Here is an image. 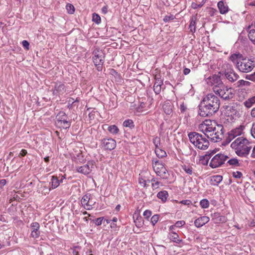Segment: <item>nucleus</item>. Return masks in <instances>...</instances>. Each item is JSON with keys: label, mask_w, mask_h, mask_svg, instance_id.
I'll return each mask as SVG.
<instances>
[{"label": "nucleus", "mask_w": 255, "mask_h": 255, "mask_svg": "<svg viewBox=\"0 0 255 255\" xmlns=\"http://www.w3.org/2000/svg\"><path fill=\"white\" fill-rule=\"evenodd\" d=\"M220 105L219 98L212 93L208 94L199 105L198 114L201 117H210L219 111Z\"/></svg>", "instance_id": "1"}, {"label": "nucleus", "mask_w": 255, "mask_h": 255, "mask_svg": "<svg viewBox=\"0 0 255 255\" xmlns=\"http://www.w3.org/2000/svg\"><path fill=\"white\" fill-rule=\"evenodd\" d=\"M231 146L235 149L236 153L241 157L247 156L252 148L250 142L243 136L238 137L232 143Z\"/></svg>", "instance_id": "2"}, {"label": "nucleus", "mask_w": 255, "mask_h": 255, "mask_svg": "<svg viewBox=\"0 0 255 255\" xmlns=\"http://www.w3.org/2000/svg\"><path fill=\"white\" fill-rule=\"evenodd\" d=\"M188 135L190 142L198 148L205 150L209 147V142L203 135L197 132H191Z\"/></svg>", "instance_id": "3"}, {"label": "nucleus", "mask_w": 255, "mask_h": 255, "mask_svg": "<svg viewBox=\"0 0 255 255\" xmlns=\"http://www.w3.org/2000/svg\"><path fill=\"white\" fill-rule=\"evenodd\" d=\"M255 67V58L243 57L239 63H237V68L243 73L251 72Z\"/></svg>", "instance_id": "4"}, {"label": "nucleus", "mask_w": 255, "mask_h": 255, "mask_svg": "<svg viewBox=\"0 0 255 255\" xmlns=\"http://www.w3.org/2000/svg\"><path fill=\"white\" fill-rule=\"evenodd\" d=\"M93 62L98 71H101L105 62V54L102 50L96 48L92 52Z\"/></svg>", "instance_id": "5"}, {"label": "nucleus", "mask_w": 255, "mask_h": 255, "mask_svg": "<svg viewBox=\"0 0 255 255\" xmlns=\"http://www.w3.org/2000/svg\"><path fill=\"white\" fill-rule=\"evenodd\" d=\"M213 90L216 95H218L224 100H230L235 95L234 89L231 88H228L225 85L222 88L219 87H213Z\"/></svg>", "instance_id": "6"}, {"label": "nucleus", "mask_w": 255, "mask_h": 255, "mask_svg": "<svg viewBox=\"0 0 255 255\" xmlns=\"http://www.w3.org/2000/svg\"><path fill=\"white\" fill-rule=\"evenodd\" d=\"M56 124L60 128L64 129L69 128L71 126V121L68 120L67 115L62 111H60L57 115Z\"/></svg>", "instance_id": "7"}, {"label": "nucleus", "mask_w": 255, "mask_h": 255, "mask_svg": "<svg viewBox=\"0 0 255 255\" xmlns=\"http://www.w3.org/2000/svg\"><path fill=\"white\" fill-rule=\"evenodd\" d=\"M228 156L222 153H218L215 155L211 159L209 165L213 168L221 166L228 158Z\"/></svg>", "instance_id": "8"}, {"label": "nucleus", "mask_w": 255, "mask_h": 255, "mask_svg": "<svg viewBox=\"0 0 255 255\" xmlns=\"http://www.w3.org/2000/svg\"><path fill=\"white\" fill-rule=\"evenodd\" d=\"M227 69L224 72L226 79L231 83L236 81L239 78V76L234 71L231 65L227 64Z\"/></svg>", "instance_id": "9"}, {"label": "nucleus", "mask_w": 255, "mask_h": 255, "mask_svg": "<svg viewBox=\"0 0 255 255\" xmlns=\"http://www.w3.org/2000/svg\"><path fill=\"white\" fill-rule=\"evenodd\" d=\"M54 88L52 90L53 95L59 96L61 95H63L66 91L65 85L61 82L57 81L54 82Z\"/></svg>", "instance_id": "10"}, {"label": "nucleus", "mask_w": 255, "mask_h": 255, "mask_svg": "<svg viewBox=\"0 0 255 255\" xmlns=\"http://www.w3.org/2000/svg\"><path fill=\"white\" fill-rule=\"evenodd\" d=\"M102 146L106 150H112L116 147V141L112 138H104L101 140Z\"/></svg>", "instance_id": "11"}, {"label": "nucleus", "mask_w": 255, "mask_h": 255, "mask_svg": "<svg viewBox=\"0 0 255 255\" xmlns=\"http://www.w3.org/2000/svg\"><path fill=\"white\" fill-rule=\"evenodd\" d=\"M94 163L95 162L93 161H89L86 164L78 167L77 168V170L79 173H82L84 175H87L92 171Z\"/></svg>", "instance_id": "12"}, {"label": "nucleus", "mask_w": 255, "mask_h": 255, "mask_svg": "<svg viewBox=\"0 0 255 255\" xmlns=\"http://www.w3.org/2000/svg\"><path fill=\"white\" fill-rule=\"evenodd\" d=\"M153 168L157 175L161 177L162 178H167V170L161 162L156 165H153Z\"/></svg>", "instance_id": "13"}, {"label": "nucleus", "mask_w": 255, "mask_h": 255, "mask_svg": "<svg viewBox=\"0 0 255 255\" xmlns=\"http://www.w3.org/2000/svg\"><path fill=\"white\" fill-rule=\"evenodd\" d=\"M208 83L211 84L212 85H214L213 87H219L221 88L224 86L223 82L221 80L220 76L217 75H214L212 77L209 78Z\"/></svg>", "instance_id": "14"}, {"label": "nucleus", "mask_w": 255, "mask_h": 255, "mask_svg": "<svg viewBox=\"0 0 255 255\" xmlns=\"http://www.w3.org/2000/svg\"><path fill=\"white\" fill-rule=\"evenodd\" d=\"M30 228L31 229L30 237L34 239L39 238L40 234L39 224L36 222H32L30 224Z\"/></svg>", "instance_id": "15"}, {"label": "nucleus", "mask_w": 255, "mask_h": 255, "mask_svg": "<svg viewBox=\"0 0 255 255\" xmlns=\"http://www.w3.org/2000/svg\"><path fill=\"white\" fill-rule=\"evenodd\" d=\"M224 128L221 125L217 126V130L215 132V136L211 138V140L214 142H218L221 140L224 137L223 135Z\"/></svg>", "instance_id": "16"}, {"label": "nucleus", "mask_w": 255, "mask_h": 255, "mask_svg": "<svg viewBox=\"0 0 255 255\" xmlns=\"http://www.w3.org/2000/svg\"><path fill=\"white\" fill-rule=\"evenodd\" d=\"M209 221V217L207 216H202L196 219L194 221L195 226L197 228H200Z\"/></svg>", "instance_id": "17"}, {"label": "nucleus", "mask_w": 255, "mask_h": 255, "mask_svg": "<svg viewBox=\"0 0 255 255\" xmlns=\"http://www.w3.org/2000/svg\"><path fill=\"white\" fill-rule=\"evenodd\" d=\"M244 128V127L243 126H240L239 128H237L231 130L228 132V134L230 135L231 138L234 139L236 136L241 135L242 134Z\"/></svg>", "instance_id": "18"}, {"label": "nucleus", "mask_w": 255, "mask_h": 255, "mask_svg": "<svg viewBox=\"0 0 255 255\" xmlns=\"http://www.w3.org/2000/svg\"><path fill=\"white\" fill-rule=\"evenodd\" d=\"M243 57L244 56L242 54L239 52H237L232 54L230 56V59L236 64V67L237 68V63H240Z\"/></svg>", "instance_id": "19"}, {"label": "nucleus", "mask_w": 255, "mask_h": 255, "mask_svg": "<svg viewBox=\"0 0 255 255\" xmlns=\"http://www.w3.org/2000/svg\"><path fill=\"white\" fill-rule=\"evenodd\" d=\"M226 109L232 114L236 115L238 113L239 105L237 103H233L227 106Z\"/></svg>", "instance_id": "20"}, {"label": "nucleus", "mask_w": 255, "mask_h": 255, "mask_svg": "<svg viewBox=\"0 0 255 255\" xmlns=\"http://www.w3.org/2000/svg\"><path fill=\"white\" fill-rule=\"evenodd\" d=\"M168 238L173 242L180 244L183 242L182 240L179 239V235L174 232L169 233Z\"/></svg>", "instance_id": "21"}, {"label": "nucleus", "mask_w": 255, "mask_h": 255, "mask_svg": "<svg viewBox=\"0 0 255 255\" xmlns=\"http://www.w3.org/2000/svg\"><path fill=\"white\" fill-rule=\"evenodd\" d=\"M218 7L220 13L223 14L226 13L229 11L228 6L222 0L218 2Z\"/></svg>", "instance_id": "22"}, {"label": "nucleus", "mask_w": 255, "mask_h": 255, "mask_svg": "<svg viewBox=\"0 0 255 255\" xmlns=\"http://www.w3.org/2000/svg\"><path fill=\"white\" fill-rule=\"evenodd\" d=\"M223 177L221 175H216L211 177L210 184L213 186H218L222 181Z\"/></svg>", "instance_id": "23"}, {"label": "nucleus", "mask_w": 255, "mask_h": 255, "mask_svg": "<svg viewBox=\"0 0 255 255\" xmlns=\"http://www.w3.org/2000/svg\"><path fill=\"white\" fill-rule=\"evenodd\" d=\"M173 106L170 102H165L163 105L162 108L166 115H170L172 113Z\"/></svg>", "instance_id": "24"}, {"label": "nucleus", "mask_w": 255, "mask_h": 255, "mask_svg": "<svg viewBox=\"0 0 255 255\" xmlns=\"http://www.w3.org/2000/svg\"><path fill=\"white\" fill-rule=\"evenodd\" d=\"M50 184H51L50 190L51 189H55L56 188L59 186L60 184V180L59 179H58L57 176H52L51 177V180Z\"/></svg>", "instance_id": "25"}, {"label": "nucleus", "mask_w": 255, "mask_h": 255, "mask_svg": "<svg viewBox=\"0 0 255 255\" xmlns=\"http://www.w3.org/2000/svg\"><path fill=\"white\" fill-rule=\"evenodd\" d=\"M157 197L161 199L163 202H165L168 197V193L165 190L161 191L157 193Z\"/></svg>", "instance_id": "26"}, {"label": "nucleus", "mask_w": 255, "mask_h": 255, "mask_svg": "<svg viewBox=\"0 0 255 255\" xmlns=\"http://www.w3.org/2000/svg\"><path fill=\"white\" fill-rule=\"evenodd\" d=\"M90 194H86L82 197L81 199V203L83 206H86L88 207V206L92 205V204H90Z\"/></svg>", "instance_id": "27"}, {"label": "nucleus", "mask_w": 255, "mask_h": 255, "mask_svg": "<svg viewBox=\"0 0 255 255\" xmlns=\"http://www.w3.org/2000/svg\"><path fill=\"white\" fill-rule=\"evenodd\" d=\"M155 153L159 158H162L167 155L166 152L159 147L155 148Z\"/></svg>", "instance_id": "28"}, {"label": "nucleus", "mask_w": 255, "mask_h": 255, "mask_svg": "<svg viewBox=\"0 0 255 255\" xmlns=\"http://www.w3.org/2000/svg\"><path fill=\"white\" fill-rule=\"evenodd\" d=\"M251 84V82L246 81L244 80H239L237 82L235 83V85L236 87H241L242 86L249 87Z\"/></svg>", "instance_id": "29"}, {"label": "nucleus", "mask_w": 255, "mask_h": 255, "mask_svg": "<svg viewBox=\"0 0 255 255\" xmlns=\"http://www.w3.org/2000/svg\"><path fill=\"white\" fill-rule=\"evenodd\" d=\"M107 129L109 132L113 134H117L119 132V128L115 125L109 126Z\"/></svg>", "instance_id": "30"}, {"label": "nucleus", "mask_w": 255, "mask_h": 255, "mask_svg": "<svg viewBox=\"0 0 255 255\" xmlns=\"http://www.w3.org/2000/svg\"><path fill=\"white\" fill-rule=\"evenodd\" d=\"M134 221L137 227L141 226L143 224V220L141 216H139L138 215L133 216Z\"/></svg>", "instance_id": "31"}, {"label": "nucleus", "mask_w": 255, "mask_h": 255, "mask_svg": "<svg viewBox=\"0 0 255 255\" xmlns=\"http://www.w3.org/2000/svg\"><path fill=\"white\" fill-rule=\"evenodd\" d=\"M85 159L82 153H78L76 156L74 157V161L77 163H82L84 162Z\"/></svg>", "instance_id": "32"}, {"label": "nucleus", "mask_w": 255, "mask_h": 255, "mask_svg": "<svg viewBox=\"0 0 255 255\" xmlns=\"http://www.w3.org/2000/svg\"><path fill=\"white\" fill-rule=\"evenodd\" d=\"M200 128H201V131L203 132H205V130H206L207 131H213V130H216L215 127H213L212 126H210L209 125H202Z\"/></svg>", "instance_id": "33"}, {"label": "nucleus", "mask_w": 255, "mask_h": 255, "mask_svg": "<svg viewBox=\"0 0 255 255\" xmlns=\"http://www.w3.org/2000/svg\"><path fill=\"white\" fill-rule=\"evenodd\" d=\"M123 126L125 127H128L132 128L134 127V125L132 120L128 119L125 120L123 123Z\"/></svg>", "instance_id": "34"}, {"label": "nucleus", "mask_w": 255, "mask_h": 255, "mask_svg": "<svg viewBox=\"0 0 255 255\" xmlns=\"http://www.w3.org/2000/svg\"><path fill=\"white\" fill-rule=\"evenodd\" d=\"M210 159L209 154H206L200 157V161L203 165H207Z\"/></svg>", "instance_id": "35"}, {"label": "nucleus", "mask_w": 255, "mask_h": 255, "mask_svg": "<svg viewBox=\"0 0 255 255\" xmlns=\"http://www.w3.org/2000/svg\"><path fill=\"white\" fill-rule=\"evenodd\" d=\"M182 169L188 174L192 175L193 173V168L190 165H184L182 166Z\"/></svg>", "instance_id": "36"}, {"label": "nucleus", "mask_w": 255, "mask_h": 255, "mask_svg": "<svg viewBox=\"0 0 255 255\" xmlns=\"http://www.w3.org/2000/svg\"><path fill=\"white\" fill-rule=\"evenodd\" d=\"M195 19H194L193 18H192L190 23L189 26V28L190 29V31L194 33L196 31V21Z\"/></svg>", "instance_id": "37"}, {"label": "nucleus", "mask_w": 255, "mask_h": 255, "mask_svg": "<svg viewBox=\"0 0 255 255\" xmlns=\"http://www.w3.org/2000/svg\"><path fill=\"white\" fill-rule=\"evenodd\" d=\"M92 20L96 24H99L101 23V17L98 14L94 13L93 14Z\"/></svg>", "instance_id": "38"}, {"label": "nucleus", "mask_w": 255, "mask_h": 255, "mask_svg": "<svg viewBox=\"0 0 255 255\" xmlns=\"http://www.w3.org/2000/svg\"><path fill=\"white\" fill-rule=\"evenodd\" d=\"M249 39L255 44V30H251L248 34Z\"/></svg>", "instance_id": "39"}, {"label": "nucleus", "mask_w": 255, "mask_h": 255, "mask_svg": "<svg viewBox=\"0 0 255 255\" xmlns=\"http://www.w3.org/2000/svg\"><path fill=\"white\" fill-rule=\"evenodd\" d=\"M200 205L202 208H207L209 206V202L207 199H204L200 201Z\"/></svg>", "instance_id": "40"}, {"label": "nucleus", "mask_w": 255, "mask_h": 255, "mask_svg": "<svg viewBox=\"0 0 255 255\" xmlns=\"http://www.w3.org/2000/svg\"><path fill=\"white\" fill-rule=\"evenodd\" d=\"M227 163L233 166H240V164L239 163V161L236 158H232L229 160L227 162Z\"/></svg>", "instance_id": "41"}, {"label": "nucleus", "mask_w": 255, "mask_h": 255, "mask_svg": "<svg viewBox=\"0 0 255 255\" xmlns=\"http://www.w3.org/2000/svg\"><path fill=\"white\" fill-rule=\"evenodd\" d=\"M66 9L68 11V12L70 14H72L75 11L74 6L70 3H68L66 5Z\"/></svg>", "instance_id": "42"}, {"label": "nucleus", "mask_w": 255, "mask_h": 255, "mask_svg": "<svg viewBox=\"0 0 255 255\" xmlns=\"http://www.w3.org/2000/svg\"><path fill=\"white\" fill-rule=\"evenodd\" d=\"M159 215L155 214L153 215L150 219V221L153 226H154L159 220Z\"/></svg>", "instance_id": "43"}, {"label": "nucleus", "mask_w": 255, "mask_h": 255, "mask_svg": "<svg viewBox=\"0 0 255 255\" xmlns=\"http://www.w3.org/2000/svg\"><path fill=\"white\" fill-rule=\"evenodd\" d=\"M216 220L215 221L214 223L218 224L221 222H226V218L224 216H219V217H217Z\"/></svg>", "instance_id": "44"}, {"label": "nucleus", "mask_w": 255, "mask_h": 255, "mask_svg": "<svg viewBox=\"0 0 255 255\" xmlns=\"http://www.w3.org/2000/svg\"><path fill=\"white\" fill-rule=\"evenodd\" d=\"M151 182H154L152 183V186L153 188H157L159 187V185L160 184V182L156 180L155 178H152L151 180Z\"/></svg>", "instance_id": "45"}, {"label": "nucleus", "mask_w": 255, "mask_h": 255, "mask_svg": "<svg viewBox=\"0 0 255 255\" xmlns=\"http://www.w3.org/2000/svg\"><path fill=\"white\" fill-rule=\"evenodd\" d=\"M208 13L211 16H213L218 14V11L215 8L210 7L209 9Z\"/></svg>", "instance_id": "46"}, {"label": "nucleus", "mask_w": 255, "mask_h": 255, "mask_svg": "<svg viewBox=\"0 0 255 255\" xmlns=\"http://www.w3.org/2000/svg\"><path fill=\"white\" fill-rule=\"evenodd\" d=\"M175 18V16L173 14H170L169 15H166L163 18V21L165 22L170 21L171 20H173Z\"/></svg>", "instance_id": "47"}, {"label": "nucleus", "mask_w": 255, "mask_h": 255, "mask_svg": "<svg viewBox=\"0 0 255 255\" xmlns=\"http://www.w3.org/2000/svg\"><path fill=\"white\" fill-rule=\"evenodd\" d=\"M151 215H152V212L149 210H145L143 212V214L144 218L146 219H147V220H148L149 217L151 216Z\"/></svg>", "instance_id": "48"}, {"label": "nucleus", "mask_w": 255, "mask_h": 255, "mask_svg": "<svg viewBox=\"0 0 255 255\" xmlns=\"http://www.w3.org/2000/svg\"><path fill=\"white\" fill-rule=\"evenodd\" d=\"M233 176L235 178L240 179L242 177L243 174L240 171L233 172L232 173Z\"/></svg>", "instance_id": "49"}, {"label": "nucleus", "mask_w": 255, "mask_h": 255, "mask_svg": "<svg viewBox=\"0 0 255 255\" xmlns=\"http://www.w3.org/2000/svg\"><path fill=\"white\" fill-rule=\"evenodd\" d=\"M104 220V217H100L98 218H97L95 220H93L94 223L97 226H100L102 224V221Z\"/></svg>", "instance_id": "50"}, {"label": "nucleus", "mask_w": 255, "mask_h": 255, "mask_svg": "<svg viewBox=\"0 0 255 255\" xmlns=\"http://www.w3.org/2000/svg\"><path fill=\"white\" fill-rule=\"evenodd\" d=\"M212 131H207L206 130H205V132L204 133V136L206 137L207 138H210L211 139V138L213 137L214 136L212 134Z\"/></svg>", "instance_id": "51"}, {"label": "nucleus", "mask_w": 255, "mask_h": 255, "mask_svg": "<svg viewBox=\"0 0 255 255\" xmlns=\"http://www.w3.org/2000/svg\"><path fill=\"white\" fill-rule=\"evenodd\" d=\"M161 86H153V91L156 95H158L160 93Z\"/></svg>", "instance_id": "52"}, {"label": "nucleus", "mask_w": 255, "mask_h": 255, "mask_svg": "<svg viewBox=\"0 0 255 255\" xmlns=\"http://www.w3.org/2000/svg\"><path fill=\"white\" fill-rule=\"evenodd\" d=\"M233 138H231L230 137V135L228 134V137L226 138V139L222 142V145H227L228 143H229L232 140H233Z\"/></svg>", "instance_id": "53"}, {"label": "nucleus", "mask_w": 255, "mask_h": 255, "mask_svg": "<svg viewBox=\"0 0 255 255\" xmlns=\"http://www.w3.org/2000/svg\"><path fill=\"white\" fill-rule=\"evenodd\" d=\"M185 224V222L183 220H181L177 221L175 224V226L176 227L180 228L184 226Z\"/></svg>", "instance_id": "54"}, {"label": "nucleus", "mask_w": 255, "mask_h": 255, "mask_svg": "<svg viewBox=\"0 0 255 255\" xmlns=\"http://www.w3.org/2000/svg\"><path fill=\"white\" fill-rule=\"evenodd\" d=\"M204 3H203V1L200 4H198L196 2H192L191 4V6L193 9H197V8L201 7Z\"/></svg>", "instance_id": "55"}, {"label": "nucleus", "mask_w": 255, "mask_h": 255, "mask_svg": "<svg viewBox=\"0 0 255 255\" xmlns=\"http://www.w3.org/2000/svg\"><path fill=\"white\" fill-rule=\"evenodd\" d=\"M160 138L156 136L153 140V142L155 145V147H158V144H160Z\"/></svg>", "instance_id": "56"}, {"label": "nucleus", "mask_w": 255, "mask_h": 255, "mask_svg": "<svg viewBox=\"0 0 255 255\" xmlns=\"http://www.w3.org/2000/svg\"><path fill=\"white\" fill-rule=\"evenodd\" d=\"M22 44L23 47L24 48H25L27 50L29 49V43L27 41H26V40L22 41Z\"/></svg>", "instance_id": "57"}, {"label": "nucleus", "mask_w": 255, "mask_h": 255, "mask_svg": "<svg viewBox=\"0 0 255 255\" xmlns=\"http://www.w3.org/2000/svg\"><path fill=\"white\" fill-rule=\"evenodd\" d=\"M163 85V81L160 79H156L153 86H162Z\"/></svg>", "instance_id": "58"}, {"label": "nucleus", "mask_w": 255, "mask_h": 255, "mask_svg": "<svg viewBox=\"0 0 255 255\" xmlns=\"http://www.w3.org/2000/svg\"><path fill=\"white\" fill-rule=\"evenodd\" d=\"M180 203L186 205H190L192 204V202L190 200H185L181 201Z\"/></svg>", "instance_id": "59"}, {"label": "nucleus", "mask_w": 255, "mask_h": 255, "mask_svg": "<svg viewBox=\"0 0 255 255\" xmlns=\"http://www.w3.org/2000/svg\"><path fill=\"white\" fill-rule=\"evenodd\" d=\"M139 183L140 184H142L144 187H146V180L142 179V178H139L138 179Z\"/></svg>", "instance_id": "60"}, {"label": "nucleus", "mask_w": 255, "mask_h": 255, "mask_svg": "<svg viewBox=\"0 0 255 255\" xmlns=\"http://www.w3.org/2000/svg\"><path fill=\"white\" fill-rule=\"evenodd\" d=\"M251 132L253 137L255 138V123L253 124Z\"/></svg>", "instance_id": "61"}, {"label": "nucleus", "mask_w": 255, "mask_h": 255, "mask_svg": "<svg viewBox=\"0 0 255 255\" xmlns=\"http://www.w3.org/2000/svg\"><path fill=\"white\" fill-rule=\"evenodd\" d=\"M244 105L248 108H251L253 105L250 101L248 99L244 103Z\"/></svg>", "instance_id": "62"}, {"label": "nucleus", "mask_w": 255, "mask_h": 255, "mask_svg": "<svg viewBox=\"0 0 255 255\" xmlns=\"http://www.w3.org/2000/svg\"><path fill=\"white\" fill-rule=\"evenodd\" d=\"M187 108L184 105V104H182L180 106V110L181 113H184L186 110Z\"/></svg>", "instance_id": "63"}, {"label": "nucleus", "mask_w": 255, "mask_h": 255, "mask_svg": "<svg viewBox=\"0 0 255 255\" xmlns=\"http://www.w3.org/2000/svg\"><path fill=\"white\" fill-rule=\"evenodd\" d=\"M27 153V152L26 150L23 149L21 150L19 156L23 157V156H25Z\"/></svg>", "instance_id": "64"}]
</instances>
